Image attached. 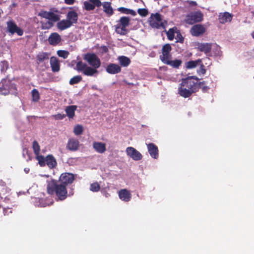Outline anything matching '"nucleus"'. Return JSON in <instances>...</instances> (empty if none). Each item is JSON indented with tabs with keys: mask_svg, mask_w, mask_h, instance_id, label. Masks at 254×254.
<instances>
[{
	"mask_svg": "<svg viewBox=\"0 0 254 254\" xmlns=\"http://www.w3.org/2000/svg\"><path fill=\"white\" fill-rule=\"evenodd\" d=\"M201 59H197L195 61H190L185 63V67L187 69L194 68L199 64H201Z\"/></svg>",
	"mask_w": 254,
	"mask_h": 254,
	"instance_id": "obj_27",
	"label": "nucleus"
},
{
	"mask_svg": "<svg viewBox=\"0 0 254 254\" xmlns=\"http://www.w3.org/2000/svg\"><path fill=\"white\" fill-rule=\"evenodd\" d=\"M175 30H177V28L175 27L172 28H170L167 32L166 34L167 38L169 40H173L174 39L175 37Z\"/></svg>",
	"mask_w": 254,
	"mask_h": 254,
	"instance_id": "obj_36",
	"label": "nucleus"
},
{
	"mask_svg": "<svg viewBox=\"0 0 254 254\" xmlns=\"http://www.w3.org/2000/svg\"><path fill=\"white\" fill-rule=\"evenodd\" d=\"M83 132V127L80 125H76L73 129V132L76 135L81 134Z\"/></svg>",
	"mask_w": 254,
	"mask_h": 254,
	"instance_id": "obj_38",
	"label": "nucleus"
},
{
	"mask_svg": "<svg viewBox=\"0 0 254 254\" xmlns=\"http://www.w3.org/2000/svg\"><path fill=\"white\" fill-rule=\"evenodd\" d=\"M100 188V185L97 182H95L90 185V190L93 192H98Z\"/></svg>",
	"mask_w": 254,
	"mask_h": 254,
	"instance_id": "obj_41",
	"label": "nucleus"
},
{
	"mask_svg": "<svg viewBox=\"0 0 254 254\" xmlns=\"http://www.w3.org/2000/svg\"><path fill=\"white\" fill-rule=\"evenodd\" d=\"M176 34L177 35L176 37V42H180L181 43H183L184 41V38L182 36L181 32L179 31H178L176 32Z\"/></svg>",
	"mask_w": 254,
	"mask_h": 254,
	"instance_id": "obj_45",
	"label": "nucleus"
},
{
	"mask_svg": "<svg viewBox=\"0 0 254 254\" xmlns=\"http://www.w3.org/2000/svg\"><path fill=\"white\" fill-rule=\"evenodd\" d=\"M32 148L35 155H38L40 152V147L38 142L34 140L32 143Z\"/></svg>",
	"mask_w": 254,
	"mask_h": 254,
	"instance_id": "obj_39",
	"label": "nucleus"
},
{
	"mask_svg": "<svg viewBox=\"0 0 254 254\" xmlns=\"http://www.w3.org/2000/svg\"><path fill=\"white\" fill-rule=\"evenodd\" d=\"M251 36L253 37V39H254V31L252 32L251 33Z\"/></svg>",
	"mask_w": 254,
	"mask_h": 254,
	"instance_id": "obj_51",
	"label": "nucleus"
},
{
	"mask_svg": "<svg viewBox=\"0 0 254 254\" xmlns=\"http://www.w3.org/2000/svg\"><path fill=\"white\" fill-rule=\"evenodd\" d=\"M199 79L195 76H189L182 79L179 84L178 94L184 98H189L198 91V81Z\"/></svg>",
	"mask_w": 254,
	"mask_h": 254,
	"instance_id": "obj_2",
	"label": "nucleus"
},
{
	"mask_svg": "<svg viewBox=\"0 0 254 254\" xmlns=\"http://www.w3.org/2000/svg\"><path fill=\"white\" fill-rule=\"evenodd\" d=\"M50 65L53 72H58L60 70V64L58 59L55 57L50 59Z\"/></svg>",
	"mask_w": 254,
	"mask_h": 254,
	"instance_id": "obj_23",
	"label": "nucleus"
},
{
	"mask_svg": "<svg viewBox=\"0 0 254 254\" xmlns=\"http://www.w3.org/2000/svg\"><path fill=\"white\" fill-rule=\"evenodd\" d=\"M62 41L61 36L57 32L52 33L48 38L49 43L52 46H56Z\"/></svg>",
	"mask_w": 254,
	"mask_h": 254,
	"instance_id": "obj_14",
	"label": "nucleus"
},
{
	"mask_svg": "<svg viewBox=\"0 0 254 254\" xmlns=\"http://www.w3.org/2000/svg\"><path fill=\"white\" fill-rule=\"evenodd\" d=\"M212 49H213L214 56H218L220 55L221 53L220 47L217 44H212Z\"/></svg>",
	"mask_w": 254,
	"mask_h": 254,
	"instance_id": "obj_43",
	"label": "nucleus"
},
{
	"mask_svg": "<svg viewBox=\"0 0 254 254\" xmlns=\"http://www.w3.org/2000/svg\"><path fill=\"white\" fill-rule=\"evenodd\" d=\"M50 54L47 52L39 53L37 57V61L38 64L43 62L49 58Z\"/></svg>",
	"mask_w": 254,
	"mask_h": 254,
	"instance_id": "obj_30",
	"label": "nucleus"
},
{
	"mask_svg": "<svg viewBox=\"0 0 254 254\" xmlns=\"http://www.w3.org/2000/svg\"><path fill=\"white\" fill-rule=\"evenodd\" d=\"M66 19L71 22V24H75L77 22L78 14L74 10L69 11L66 15Z\"/></svg>",
	"mask_w": 254,
	"mask_h": 254,
	"instance_id": "obj_25",
	"label": "nucleus"
},
{
	"mask_svg": "<svg viewBox=\"0 0 254 254\" xmlns=\"http://www.w3.org/2000/svg\"><path fill=\"white\" fill-rule=\"evenodd\" d=\"M150 25L155 28H165V25L162 21V16L158 13L151 14L149 20Z\"/></svg>",
	"mask_w": 254,
	"mask_h": 254,
	"instance_id": "obj_5",
	"label": "nucleus"
},
{
	"mask_svg": "<svg viewBox=\"0 0 254 254\" xmlns=\"http://www.w3.org/2000/svg\"><path fill=\"white\" fill-rule=\"evenodd\" d=\"M65 3L67 4H73L75 0H64Z\"/></svg>",
	"mask_w": 254,
	"mask_h": 254,
	"instance_id": "obj_48",
	"label": "nucleus"
},
{
	"mask_svg": "<svg viewBox=\"0 0 254 254\" xmlns=\"http://www.w3.org/2000/svg\"><path fill=\"white\" fill-rule=\"evenodd\" d=\"M77 106L75 105H71L67 106L65 111L66 113L67 116L69 119L73 118L75 116V111L76 110Z\"/></svg>",
	"mask_w": 254,
	"mask_h": 254,
	"instance_id": "obj_28",
	"label": "nucleus"
},
{
	"mask_svg": "<svg viewBox=\"0 0 254 254\" xmlns=\"http://www.w3.org/2000/svg\"><path fill=\"white\" fill-rule=\"evenodd\" d=\"M102 49H103V51L104 53H107L108 52V49L106 46H103L102 47Z\"/></svg>",
	"mask_w": 254,
	"mask_h": 254,
	"instance_id": "obj_49",
	"label": "nucleus"
},
{
	"mask_svg": "<svg viewBox=\"0 0 254 254\" xmlns=\"http://www.w3.org/2000/svg\"><path fill=\"white\" fill-rule=\"evenodd\" d=\"M93 147L96 152L101 154L104 153L106 150V144L101 142H93Z\"/></svg>",
	"mask_w": 254,
	"mask_h": 254,
	"instance_id": "obj_21",
	"label": "nucleus"
},
{
	"mask_svg": "<svg viewBox=\"0 0 254 254\" xmlns=\"http://www.w3.org/2000/svg\"><path fill=\"white\" fill-rule=\"evenodd\" d=\"M147 149L151 157L154 159H157L158 157V149L157 146L153 143L147 144Z\"/></svg>",
	"mask_w": 254,
	"mask_h": 254,
	"instance_id": "obj_17",
	"label": "nucleus"
},
{
	"mask_svg": "<svg viewBox=\"0 0 254 254\" xmlns=\"http://www.w3.org/2000/svg\"><path fill=\"white\" fill-rule=\"evenodd\" d=\"M106 70L108 73L115 74L121 71V67L117 64H110L106 67Z\"/></svg>",
	"mask_w": 254,
	"mask_h": 254,
	"instance_id": "obj_16",
	"label": "nucleus"
},
{
	"mask_svg": "<svg viewBox=\"0 0 254 254\" xmlns=\"http://www.w3.org/2000/svg\"><path fill=\"white\" fill-rule=\"evenodd\" d=\"M172 48L170 44H165L162 48V55L160 56V60L164 63L168 59H171V51Z\"/></svg>",
	"mask_w": 254,
	"mask_h": 254,
	"instance_id": "obj_8",
	"label": "nucleus"
},
{
	"mask_svg": "<svg viewBox=\"0 0 254 254\" xmlns=\"http://www.w3.org/2000/svg\"><path fill=\"white\" fill-rule=\"evenodd\" d=\"M66 186L63 185L55 179L47 181V191L49 194L56 196L58 200L63 201L68 196Z\"/></svg>",
	"mask_w": 254,
	"mask_h": 254,
	"instance_id": "obj_3",
	"label": "nucleus"
},
{
	"mask_svg": "<svg viewBox=\"0 0 254 254\" xmlns=\"http://www.w3.org/2000/svg\"><path fill=\"white\" fill-rule=\"evenodd\" d=\"M196 49L198 51L203 52L207 56H211L212 44L209 43H197Z\"/></svg>",
	"mask_w": 254,
	"mask_h": 254,
	"instance_id": "obj_10",
	"label": "nucleus"
},
{
	"mask_svg": "<svg viewBox=\"0 0 254 254\" xmlns=\"http://www.w3.org/2000/svg\"><path fill=\"white\" fill-rule=\"evenodd\" d=\"M126 152L128 156L135 161H139L142 158L141 154L133 147H127Z\"/></svg>",
	"mask_w": 254,
	"mask_h": 254,
	"instance_id": "obj_13",
	"label": "nucleus"
},
{
	"mask_svg": "<svg viewBox=\"0 0 254 254\" xmlns=\"http://www.w3.org/2000/svg\"><path fill=\"white\" fill-rule=\"evenodd\" d=\"M57 54L60 57L66 59L69 55V52L65 50H59L57 51Z\"/></svg>",
	"mask_w": 254,
	"mask_h": 254,
	"instance_id": "obj_44",
	"label": "nucleus"
},
{
	"mask_svg": "<svg viewBox=\"0 0 254 254\" xmlns=\"http://www.w3.org/2000/svg\"><path fill=\"white\" fill-rule=\"evenodd\" d=\"M36 159L38 161V163L41 167H44L46 165V157L42 155H36Z\"/></svg>",
	"mask_w": 254,
	"mask_h": 254,
	"instance_id": "obj_35",
	"label": "nucleus"
},
{
	"mask_svg": "<svg viewBox=\"0 0 254 254\" xmlns=\"http://www.w3.org/2000/svg\"><path fill=\"white\" fill-rule=\"evenodd\" d=\"M119 21V25H121V26L126 28L129 25L130 19L128 17L123 16L120 18Z\"/></svg>",
	"mask_w": 254,
	"mask_h": 254,
	"instance_id": "obj_32",
	"label": "nucleus"
},
{
	"mask_svg": "<svg viewBox=\"0 0 254 254\" xmlns=\"http://www.w3.org/2000/svg\"><path fill=\"white\" fill-rule=\"evenodd\" d=\"M203 14L200 11H195L188 14L186 17L187 23L192 25L195 23L201 22L203 20Z\"/></svg>",
	"mask_w": 254,
	"mask_h": 254,
	"instance_id": "obj_6",
	"label": "nucleus"
},
{
	"mask_svg": "<svg viewBox=\"0 0 254 254\" xmlns=\"http://www.w3.org/2000/svg\"><path fill=\"white\" fill-rule=\"evenodd\" d=\"M190 4H192V5H196V2L194 1H190Z\"/></svg>",
	"mask_w": 254,
	"mask_h": 254,
	"instance_id": "obj_50",
	"label": "nucleus"
},
{
	"mask_svg": "<svg viewBox=\"0 0 254 254\" xmlns=\"http://www.w3.org/2000/svg\"><path fill=\"white\" fill-rule=\"evenodd\" d=\"M102 5V2L100 0H89L83 2V9L86 11L93 10L96 7Z\"/></svg>",
	"mask_w": 254,
	"mask_h": 254,
	"instance_id": "obj_9",
	"label": "nucleus"
},
{
	"mask_svg": "<svg viewBox=\"0 0 254 254\" xmlns=\"http://www.w3.org/2000/svg\"><path fill=\"white\" fill-rule=\"evenodd\" d=\"M120 198L126 202L129 201L131 197V195L127 189H122L119 192Z\"/></svg>",
	"mask_w": 254,
	"mask_h": 254,
	"instance_id": "obj_24",
	"label": "nucleus"
},
{
	"mask_svg": "<svg viewBox=\"0 0 254 254\" xmlns=\"http://www.w3.org/2000/svg\"><path fill=\"white\" fill-rule=\"evenodd\" d=\"M72 25L71 22L69 20H67L66 19H63L57 23V27L60 31L65 30L70 27Z\"/></svg>",
	"mask_w": 254,
	"mask_h": 254,
	"instance_id": "obj_20",
	"label": "nucleus"
},
{
	"mask_svg": "<svg viewBox=\"0 0 254 254\" xmlns=\"http://www.w3.org/2000/svg\"><path fill=\"white\" fill-rule=\"evenodd\" d=\"M38 15L49 20L46 22H41V28L42 29H49L54 26V23L59 21L60 19V15L52 11L42 10Z\"/></svg>",
	"mask_w": 254,
	"mask_h": 254,
	"instance_id": "obj_4",
	"label": "nucleus"
},
{
	"mask_svg": "<svg viewBox=\"0 0 254 254\" xmlns=\"http://www.w3.org/2000/svg\"><path fill=\"white\" fill-rule=\"evenodd\" d=\"M116 32L121 35H125L127 33V30L125 27L117 24L116 26Z\"/></svg>",
	"mask_w": 254,
	"mask_h": 254,
	"instance_id": "obj_33",
	"label": "nucleus"
},
{
	"mask_svg": "<svg viewBox=\"0 0 254 254\" xmlns=\"http://www.w3.org/2000/svg\"><path fill=\"white\" fill-rule=\"evenodd\" d=\"M79 147V142L78 139L71 138H69L68 140L66 148L72 151H76L78 149Z\"/></svg>",
	"mask_w": 254,
	"mask_h": 254,
	"instance_id": "obj_15",
	"label": "nucleus"
},
{
	"mask_svg": "<svg viewBox=\"0 0 254 254\" xmlns=\"http://www.w3.org/2000/svg\"><path fill=\"white\" fill-rule=\"evenodd\" d=\"M82 77L80 75H76L72 77L69 80L70 85L77 84L82 80Z\"/></svg>",
	"mask_w": 254,
	"mask_h": 254,
	"instance_id": "obj_40",
	"label": "nucleus"
},
{
	"mask_svg": "<svg viewBox=\"0 0 254 254\" xmlns=\"http://www.w3.org/2000/svg\"><path fill=\"white\" fill-rule=\"evenodd\" d=\"M118 10L124 14H130L132 16L136 15V12L134 10L124 7H119Z\"/></svg>",
	"mask_w": 254,
	"mask_h": 254,
	"instance_id": "obj_31",
	"label": "nucleus"
},
{
	"mask_svg": "<svg viewBox=\"0 0 254 254\" xmlns=\"http://www.w3.org/2000/svg\"><path fill=\"white\" fill-rule=\"evenodd\" d=\"M75 179V175L74 174L65 172L60 175L58 182L67 187L68 185L71 184Z\"/></svg>",
	"mask_w": 254,
	"mask_h": 254,
	"instance_id": "obj_7",
	"label": "nucleus"
},
{
	"mask_svg": "<svg viewBox=\"0 0 254 254\" xmlns=\"http://www.w3.org/2000/svg\"><path fill=\"white\" fill-rule=\"evenodd\" d=\"M53 117L56 120H63L64 118L65 117V115L64 114H58L53 115Z\"/></svg>",
	"mask_w": 254,
	"mask_h": 254,
	"instance_id": "obj_47",
	"label": "nucleus"
},
{
	"mask_svg": "<svg viewBox=\"0 0 254 254\" xmlns=\"http://www.w3.org/2000/svg\"><path fill=\"white\" fill-rule=\"evenodd\" d=\"M103 11L108 17H110L114 14V10L112 7V3L110 1H104L102 3Z\"/></svg>",
	"mask_w": 254,
	"mask_h": 254,
	"instance_id": "obj_18",
	"label": "nucleus"
},
{
	"mask_svg": "<svg viewBox=\"0 0 254 254\" xmlns=\"http://www.w3.org/2000/svg\"><path fill=\"white\" fill-rule=\"evenodd\" d=\"M182 61L181 60L175 59L174 60H171V59H168L165 62H164V64L167 65H169L173 68H179V67L182 64Z\"/></svg>",
	"mask_w": 254,
	"mask_h": 254,
	"instance_id": "obj_26",
	"label": "nucleus"
},
{
	"mask_svg": "<svg viewBox=\"0 0 254 254\" xmlns=\"http://www.w3.org/2000/svg\"><path fill=\"white\" fill-rule=\"evenodd\" d=\"M118 60L120 65L124 67L127 66L131 63L130 60L125 56H119Z\"/></svg>",
	"mask_w": 254,
	"mask_h": 254,
	"instance_id": "obj_29",
	"label": "nucleus"
},
{
	"mask_svg": "<svg viewBox=\"0 0 254 254\" xmlns=\"http://www.w3.org/2000/svg\"><path fill=\"white\" fill-rule=\"evenodd\" d=\"M198 66H199V67L197 69V74L199 75L205 74L206 70L205 66L202 63V60H201V64H199Z\"/></svg>",
	"mask_w": 254,
	"mask_h": 254,
	"instance_id": "obj_42",
	"label": "nucleus"
},
{
	"mask_svg": "<svg viewBox=\"0 0 254 254\" xmlns=\"http://www.w3.org/2000/svg\"><path fill=\"white\" fill-rule=\"evenodd\" d=\"M32 100L38 102L40 99V94L37 89H33L31 91Z\"/></svg>",
	"mask_w": 254,
	"mask_h": 254,
	"instance_id": "obj_37",
	"label": "nucleus"
},
{
	"mask_svg": "<svg viewBox=\"0 0 254 254\" xmlns=\"http://www.w3.org/2000/svg\"><path fill=\"white\" fill-rule=\"evenodd\" d=\"M7 26L8 31L12 34L16 33L18 36H22L23 35V31L18 27L13 21L10 20L8 21L7 22Z\"/></svg>",
	"mask_w": 254,
	"mask_h": 254,
	"instance_id": "obj_12",
	"label": "nucleus"
},
{
	"mask_svg": "<svg viewBox=\"0 0 254 254\" xmlns=\"http://www.w3.org/2000/svg\"><path fill=\"white\" fill-rule=\"evenodd\" d=\"M124 82H126L127 84L128 85H130V84H132L131 83H128V82H127L126 81L124 80Z\"/></svg>",
	"mask_w": 254,
	"mask_h": 254,
	"instance_id": "obj_52",
	"label": "nucleus"
},
{
	"mask_svg": "<svg viewBox=\"0 0 254 254\" xmlns=\"http://www.w3.org/2000/svg\"><path fill=\"white\" fill-rule=\"evenodd\" d=\"M46 164L50 169H54L57 166L56 158L52 154H49L46 157Z\"/></svg>",
	"mask_w": 254,
	"mask_h": 254,
	"instance_id": "obj_22",
	"label": "nucleus"
},
{
	"mask_svg": "<svg viewBox=\"0 0 254 254\" xmlns=\"http://www.w3.org/2000/svg\"><path fill=\"white\" fill-rule=\"evenodd\" d=\"M83 60L91 66H88L82 61H79L76 64L75 69L78 72H82L86 76H92L98 73L97 70L101 66V61L95 53H87L84 55Z\"/></svg>",
	"mask_w": 254,
	"mask_h": 254,
	"instance_id": "obj_1",
	"label": "nucleus"
},
{
	"mask_svg": "<svg viewBox=\"0 0 254 254\" xmlns=\"http://www.w3.org/2000/svg\"><path fill=\"white\" fill-rule=\"evenodd\" d=\"M6 210L5 209H4V215H5V213Z\"/></svg>",
	"mask_w": 254,
	"mask_h": 254,
	"instance_id": "obj_53",
	"label": "nucleus"
},
{
	"mask_svg": "<svg viewBox=\"0 0 254 254\" xmlns=\"http://www.w3.org/2000/svg\"><path fill=\"white\" fill-rule=\"evenodd\" d=\"M219 21L220 23L224 24L232 20L233 15L227 12L220 13L219 15Z\"/></svg>",
	"mask_w": 254,
	"mask_h": 254,
	"instance_id": "obj_19",
	"label": "nucleus"
},
{
	"mask_svg": "<svg viewBox=\"0 0 254 254\" xmlns=\"http://www.w3.org/2000/svg\"><path fill=\"white\" fill-rule=\"evenodd\" d=\"M206 31V28L202 24H197L191 27L190 30L191 34L195 37L203 35Z\"/></svg>",
	"mask_w": 254,
	"mask_h": 254,
	"instance_id": "obj_11",
	"label": "nucleus"
},
{
	"mask_svg": "<svg viewBox=\"0 0 254 254\" xmlns=\"http://www.w3.org/2000/svg\"><path fill=\"white\" fill-rule=\"evenodd\" d=\"M138 13L141 16H146L148 14V11L145 8H139L137 10Z\"/></svg>",
	"mask_w": 254,
	"mask_h": 254,
	"instance_id": "obj_46",
	"label": "nucleus"
},
{
	"mask_svg": "<svg viewBox=\"0 0 254 254\" xmlns=\"http://www.w3.org/2000/svg\"><path fill=\"white\" fill-rule=\"evenodd\" d=\"M206 84L207 83L205 81H203L201 82L198 81V85L199 86L198 90L199 89H201L202 91L204 93L207 92L210 88L208 86L206 85Z\"/></svg>",
	"mask_w": 254,
	"mask_h": 254,
	"instance_id": "obj_34",
	"label": "nucleus"
}]
</instances>
